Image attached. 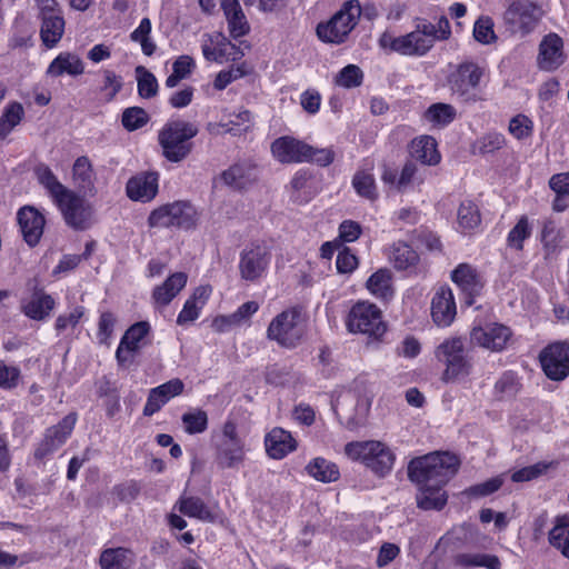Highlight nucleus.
Here are the masks:
<instances>
[{
	"label": "nucleus",
	"instance_id": "obj_1",
	"mask_svg": "<svg viewBox=\"0 0 569 569\" xmlns=\"http://www.w3.org/2000/svg\"><path fill=\"white\" fill-rule=\"evenodd\" d=\"M459 460L449 452H435L415 458L408 466V476L417 485L445 486L458 471Z\"/></svg>",
	"mask_w": 569,
	"mask_h": 569
},
{
	"label": "nucleus",
	"instance_id": "obj_2",
	"mask_svg": "<svg viewBox=\"0 0 569 569\" xmlns=\"http://www.w3.org/2000/svg\"><path fill=\"white\" fill-rule=\"evenodd\" d=\"M199 132L198 127L189 121L172 120L167 122L158 133L162 156L170 162H181L192 151L191 139Z\"/></svg>",
	"mask_w": 569,
	"mask_h": 569
},
{
	"label": "nucleus",
	"instance_id": "obj_3",
	"mask_svg": "<svg viewBox=\"0 0 569 569\" xmlns=\"http://www.w3.org/2000/svg\"><path fill=\"white\" fill-rule=\"evenodd\" d=\"M345 453L352 460L361 461L379 477L386 476L392 469L395 455L381 441H353L345 447Z\"/></svg>",
	"mask_w": 569,
	"mask_h": 569
},
{
	"label": "nucleus",
	"instance_id": "obj_4",
	"mask_svg": "<svg viewBox=\"0 0 569 569\" xmlns=\"http://www.w3.org/2000/svg\"><path fill=\"white\" fill-rule=\"evenodd\" d=\"M198 212L190 201L178 200L153 209L148 217L150 228L191 230L197 227Z\"/></svg>",
	"mask_w": 569,
	"mask_h": 569
},
{
	"label": "nucleus",
	"instance_id": "obj_5",
	"mask_svg": "<svg viewBox=\"0 0 569 569\" xmlns=\"http://www.w3.org/2000/svg\"><path fill=\"white\" fill-rule=\"evenodd\" d=\"M360 14L359 2L348 1L329 21L320 22L317 26V36L326 43H343L357 26Z\"/></svg>",
	"mask_w": 569,
	"mask_h": 569
},
{
	"label": "nucleus",
	"instance_id": "obj_6",
	"mask_svg": "<svg viewBox=\"0 0 569 569\" xmlns=\"http://www.w3.org/2000/svg\"><path fill=\"white\" fill-rule=\"evenodd\" d=\"M305 336V326L301 311L289 308L277 315L267 328V338L280 347L296 348Z\"/></svg>",
	"mask_w": 569,
	"mask_h": 569
},
{
	"label": "nucleus",
	"instance_id": "obj_7",
	"mask_svg": "<svg viewBox=\"0 0 569 569\" xmlns=\"http://www.w3.org/2000/svg\"><path fill=\"white\" fill-rule=\"evenodd\" d=\"M435 356L446 365L442 373V380L446 382L455 381L471 372L472 365L465 355V345L461 338L446 339L437 347Z\"/></svg>",
	"mask_w": 569,
	"mask_h": 569
},
{
	"label": "nucleus",
	"instance_id": "obj_8",
	"mask_svg": "<svg viewBox=\"0 0 569 569\" xmlns=\"http://www.w3.org/2000/svg\"><path fill=\"white\" fill-rule=\"evenodd\" d=\"M542 8L530 0H515L503 12L505 24L512 33H531L543 17Z\"/></svg>",
	"mask_w": 569,
	"mask_h": 569
},
{
	"label": "nucleus",
	"instance_id": "obj_9",
	"mask_svg": "<svg viewBox=\"0 0 569 569\" xmlns=\"http://www.w3.org/2000/svg\"><path fill=\"white\" fill-rule=\"evenodd\" d=\"M347 328L350 332H358L379 339L387 330L380 309L370 302H357L349 311Z\"/></svg>",
	"mask_w": 569,
	"mask_h": 569
},
{
	"label": "nucleus",
	"instance_id": "obj_10",
	"mask_svg": "<svg viewBox=\"0 0 569 569\" xmlns=\"http://www.w3.org/2000/svg\"><path fill=\"white\" fill-rule=\"evenodd\" d=\"M66 223L74 230H86L93 222L94 210L83 194L73 190L67 191L56 202Z\"/></svg>",
	"mask_w": 569,
	"mask_h": 569
},
{
	"label": "nucleus",
	"instance_id": "obj_11",
	"mask_svg": "<svg viewBox=\"0 0 569 569\" xmlns=\"http://www.w3.org/2000/svg\"><path fill=\"white\" fill-rule=\"evenodd\" d=\"M539 360L550 380H565L569 376V342L557 341L548 345L541 350Z\"/></svg>",
	"mask_w": 569,
	"mask_h": 569
},
{
	"label": "nucleus",
	"instance_id": "obj_12",
	"mask_svg": "<svg viewBox=\"0 0 569 569\" xmlns=\"http://www.w3.org/2000/svg\"><path fill=\"white\" fill-rule=\"evenodd\" d=\"M483 76L482 69L473 62H465L449 77L451 91L466 102L477 101L475 90Z\"/></svg>",
	"mask_w": 569,
	"mask_h": 569
},
{
	"label": "nucleus",
	"instance_id": "obj_13",
	"mask_svg": "<svg viewBox=\"0 0 569 569\" xmlns=\"http://www.w3.org/2000/svg\"><path fill=\"white\" fill-rule=\"evenodd\" d=\"M333 410L347 429L355 430L365 423L369 402L365 399H359L352 392H346L337 399Z\"/></svg>",
	"mask_w": 569,
	"mask_h": 569
},
{
	"label": "nucleus",
	"instance_id": "obj_14",
	"mask_svg": "<svg viewBox=\"0 0 569 569\" xmlns=\"http://www.w3.org/2000/svg\"><path fill=\"white\" fill-rule=\"evenodd\" d=\"M512 331L502 323H487L483 327H476L470 332L472 343L491 352L505 350L511 340Z\"/></svg>",
	"mask_w": 569,
	"mask_h": 569
},
{
	"label": "nucleus",
	"instance_id": "obj_15",
	"mask_svg": "<svg viewBox=\"0 0 569 569\" xmlns=\"http://www.w3.org/2000/svg\"><path fill=\"white\" fill-rule=\"evenodd\" d=\"M270 252L263 246L251 244L240 253L239 272L242 280L256 281L262 277L269 262Z\"/></svg>",
	"mask_w": 569,
	"mask_h": 569
},
{
	"label": "nucleus",
	"instance_id": "obj_16",
	"mask_svg": "<svg viewBox=\"0 0 569 569\" xmlns=\"http://www.w3.org/2000/svg\"><path fill=\"white\" fill-rule=\"evenodd\" d=\"M76 421L77 415L69 413L58 425L47 429L43 440L36 449V458L42 459L62 446L71 435Z\"/></svg>",
	"mask_w": 569,
	"mask_h": 569
},
{
	"label": "nucleus",
	"instance_id": "obj_17",
	"mask_svg": "<svg viewBox=\"0 0 569 569\" xmlns=\"http://www.w3.org/2000/svg\"><path fill=\"white\" fill-rule=\"evenodd\" d=\"M566 61L563 40L557 33L546 34L540 44L537 57V64L540 70L555 71Z\"/></svg>",
	"mask_w": 569,
	"mask_h": 569
},
{
	"label": "nucleus",
	"instance_id": "obj_18",
	"mask_svg": "<svg viewBox=\"0 0 569 569\" xmlns=\"http://www.w3.org/2000/svg\"><path fill=\"white\" fill-rule=\"evenodd\" d=\"M311 146L290 136H283L271 143V153L281 163L306 162Z\"/></svg>",
	"mask_w": 569,
	"mask_h": 569
},
{
	"label": "nucleus",
	"instance_id": "obj_19",
	"mask_svg": "<svg viewBox=\"0 0 569 569\" xmlns=\"http://www.w3.org/2000/svg\"><path fill=\"white\" fill-rule=\"evenodd\" d=\"M54 299L38 284L33 286L29 297L20 301L21 312L29 319L42 321L47 319L54 309Z\"/></svg>",
	"mask_w": 569,
	"mask_h": 569
},
{
	"label": "nucleus",
	"instance_id": "obj_20",
	"mask_svg": "<svg viewBox=\"0 0 569 569\" xmlns=\"http://www.w3.org/2000/svg\"><path fill=\"white\" fill-rule=\"evenodd\" d=\"M381 180L398 192H405L415 183L421 184L425 179L418 166L412 160H408L403 164L400 173H398L397 170L385 166Z\"/></svg>",
	"mask_w": 569,
	"mask_h": 569
},
{
	"label": "nucleus",
	"instance_id": "obj_21",
	"mask_svg": "<svg viewBox=\"0 0 569 569\" xmlns=\"http://www.w3.org/2000/svg\"><path fill=\"white\" fill-rule=\"evenodd\" d=\"M18 224L24 241L34 247L43 233L44 217L32 206H24L17 213Z\"/></svg>",
	"mask_w": 569,
	"mask_h": 569
},
{
	"label": "nucleus",
	"instance_id": "obj_22",
	"mask_svg": "<svg viewBox=\"0 0 569 569\" xmlns=\"http://www.w3.org/2000/svg\"><path fill=\"white\" fill-rule=\"evenodd\" d=\"M431 22L426 20L417 23L416 29L402 37L403 56H425L433 47V38H430Z\"/></svg>",
	"mask_w": 569,
	"mask_h": 569
},
{
	"label": "nucleus",
	"instance_id": "obj_23",
	"mask_svg": "<svg viewBox=\"0 0 569 569\" xmlns=\"http://www.w3.org/2000/svg\"><path fill=\"white\" fill-rule=\"evenodd\" d=\"M157 172H143L130 178L126 186L127 196L133 201L149 202L158 193Z\"/></svg>",
	"mask_w": 569,
	"mask_h": 569
},
{
	"label": "nucleus",
	"instance_id": "obj_24",
	"mask_svg": "<svg viewBox=\"0 0 569 569\" xmlns=\"http://www.w3.org/2000/svg\"><path fill=\"white\" fill-rule=\"evenodd\" d=\"M457 313L453 293L449 288H440L431 300V317L439 327H448Z\"/></svg>",
	"mask_w": 569,
	"mask_h": 569
},
{
	"label": "nucleus",
	"instance_id": "obj_25",
	"mask_svg": "<svg viewBox=\"0 0 569 569\" xmlns=\"http://www.w3.org/2000/svg\"><path fill=\"white\" fill-rule=\"evenodd\" d=\"M452 281L465 293V302L467 306H472L475 297L478 296L482 289V281L470 264H459L451 274Z\"/></svg>",
	"mask_w": 569,
	"mask_h": 569
},
{
	"label": "nucleus",
	"instance_id": "obj_26",
	"mask_svg": "<svg viewBox=\"0 0 569 569\" xmlns=\"http://www.w3.org/2000/svg\"><path fill=\"white\" fill-rule=\"evenodd\" d=\"M188 276L184 272H174L170 274L161 284L156 286L151 293V299L157 308L168 306L186 287Z\"/></svg>",
	"mask_w": 569,
	"mask_h": 569
},
{
	"label": "nucleus",
	"instance_id": "obj_27",
	"mask_svg": "<svg viewBox=\"0 0 569 569\" xmlns=\"http://www.w3.org/2000/svg\"><path fill=\"white\" fill-rule=\"evenodd\" d=\"M72 180L78 192L83 196L96 193V174L88 157H79L72 166Z\"/></svg>",
	"mask_w": 569,
	"mask_h": 569
},
{
	"label": "nucleus",
	"instance_id": "obj_28",
	"mask_svg": "<svg viewBox=\"0 0 569 569\" xmlns=\"http://www.w3.org/2000/svg\"><path fill=\"white\" fill-rule=\"evenodd\" d=\"M267 453L272 459H282L297 448V441L289 431L273 428L264 439Z\"/></svg>",
	"mask_w": 569,
	"mask_h": 569
},
{
	"label": "nucleus",
	"instance_id": "obj_29",
	"mask_svg": "<svg viewBox=\"0 0 569 569\" xmlns=\"http://www.w3.org/2000/svg\"><path fill=\"white\" fill-rule=\"evenodd\" d=\"M40 11L42 17V24L40 30L41 39L47 47L51 48L61 39L63 34L64 20L58 8Z\"/></svg>",
	"mask_w": 569,
	"mask_h": 569
},
{
	"label": "nucleus",
	"instance_id": "obj_30",
	"mask_svg": "<svg viewBox=\"0 0 569 569\" xmlns=\"http://www.w3.org/2000/svg\"><path fill=\"white\" fill-rule=\"evenodd\" d=\"M84 72V64L81 58L71 52H61L49 64L47 74L58 78L63 74L78 77Z\"/></svg>",
	"mask_w": 569,
	"mask_h": 569
},
{
	"label": "nucleus",
	"instance_id": "obj_31",
	"mask_svg": "<svg viewBox=\"0 0 569 569\" xmlns=\"http://www.w3.org/2000/svg\"><path fill=\"white\" fill-rule=\"evenodd\" d=\"M409 153L412 159L427 166H436L441 159L437 150V142L430 136H421L413 139L409 147Z\"/></svg>",
	"mask_w": 569,
	"mask_h": 569
},
{
	"label": "nucleus",
	"instance_id": "obj_32",
	"mask_svg": "<svg viewBox=\"0 0 569 569\" xmlns=\"http://www.w3.org/2000/svg\"><path fill=\"white\" fill-rule=\"evenodd\" d=\"M246 457L243 440L232 442H218L216 460L222 469L238 468Z\"/></svg>",
	"mask_w": 569,
	"mask_h": 569
},
{
	"label": "nucleus",
	"instance_id": "obj_33",
	"mask_svg": "<svg viewBox=\"0 0 569 569\" xmlns=\"http://www.w3.org/2000/svg\"><path fill=\"white\" fill-rule=\"evenodd\" d=\"M219 179L228 187L241 190L257 180L254 167L247 163H236L222 171Z\"/></svg>",
	"mask_w": 569,
	"mask_h": 569
},
{
	"label": "nucleus",
	"instance_id": "obj_34",
	"mask_svg": "<svg viewBox=\"0 0 569 569\" xmlns=\"http://www.w3.org/2000/svg\"><path fill=\"white\" fill-rule=\"evenodd\" d=\"M419 491L416 496L418 508L422 510H441L448 500L443 486L418 485Z\"/></svg>",
	"mask_w": 569,
	"mask_h": 569
},
{
	"label": "nucleus",
	"instance_id": "obj_35",
	"mask_svg": "<svg viewBox=\"0 0 569 569\" xmlns=\"http://www.w3.org/2000/svg\"><path fill=\"white\" fill-rule=\"evenodd\" d=\"M136 556L123 547L104 549L99 559L101 569H132Z\"/></svg>",
	"mask_w": 569,
	"mask_h": 569
},
{
	"label": "nucleus",
	"instance_id": "obj_36",
	"mask_svg": "<svg viewBox=\"0 0 569 569\" xmlns=\"http://www.w3.org/2000/svg\"><path fill=\"white\" fill-rule=\"evenodd\" d=\"M181 513L204 522H214L217 517L199 497L182 496L174 505Z\"/></svg>",
	"mask_w": 569,
	"mask_h": 569
},
{
	"label": "nucleus",
	"instance_id": "obj_37",
	"mask_svg": "<svg viewBox=\"0 0 569 569\" xmlns=\"http://www.w3.org/2000/svg\"><path fill=\"white\" fill-rule=\"evenodd\" d=\"M202 53L208 61L216 62H222L223 60L236 61L244 56L238 46L231 43L224 37H221V40L217 42L214 48L207 43L202 44Z\"/></svg>",
	"mask_w": 569,
	"mask_h": 569
},
{
	"label": "nucleus",
	"instance_id": "obj_38",
	"mask_svg": "<svg viewBox=\"0 0 569 569\" xmlns=\"http://www.w3.org/2000/svg\"><path fill=\"white\" fill-rule=\"evenodd\" d=\"M562 239V230L558 228L556 221L552 219H546L542 222L540 234L546 259H551L558 254Z\"/></svg>",
	"mask_w": 569,
	"mask_h": 569
},
{
	"label": "nucleus",
	"instance_id": "obj_39",
	"mask_svg": "<svg viewBox=\"0 0 569 569\" xmlns=\"http://www.w3.org/2000/svg\"><path fill=\"white\" fill-rule=\"evenodd\" d=\"M457 116L453 106L443 102L432 103L423 113V119L433 128H445L450 124Z\"/></svg>",
	"mask_w": 569,
	"mask_h": 569
},
{
	"label": "nucleus",
	"instance_id": "obj_40",
	"mask_svg": "<svg viewBox=\"0 0 569 569\" xmlns=\"http://www.w3.org/2000/svg\"><path fill=\"white\" fill-rule=\"evenodd\" d=\"M391 272L388 269H379L367 281L368 290L379 299L389 300L393 296Z\"/></svg>",
	"mask_w": 569,
	"mask_h": 569
},
{
	"label": "nucleus",
	"instance_id": "obj_41",
	"mask_svg": "<svg viewBox=\"0 0 569 569\" xmlns=\"http://www.w3.org/2000/svg\"><path fill=\"white\" fill-rule=\"evenodd\" d=\"M306 470L309 476L321 482H333L339 478L338 467L323 458H315L310 461Z\"/></svg>",
	"mask_w": 569,
	"mask_h": 569
},
{
	"label": "nucleus",
	"instance_id": "obj_42",
	"mask_svg": "<svg viewBox=\"0 0 569 569\" xmlns=\"http://www.w3.org/2000/svg\"><path fill=\"white\" fill-rule=\"evenodd\" d=\"M36 176L39 183L47 189L53 202L70 190L58 180L52 170L46 164H39L36 168Z\"/></svg>",
	"mask_w": 569,
	"mask_h": 569
},
{
	"label": "nucleus",
	"instance_id": "obj_43",
	"mask_svg": "<svg viewBox=\"0 0 569 569\" xmlns=\"http://www.w3.org/2000/svg\"><path fill=\"white\" fill-rule=\"evenodd\" d=\"M389 259L398 270H406L418 261L417 252L406 242L397 241L392 244Z\"/></svg>",
	"mask_w": 569,
	"mask_h": 569
},
{
	"label": "nucleus",
	"instance_id": "obj_44",
	"mask_svg": "<svg viewBox=\"0 0 569 569\" xmlns=\"http://www.w3.org/2000/svg\"><path fill=\"white\" fill-rule=\"evenodd\" d=\"M455 563L460 567H485L487 569H500L501 562L495 555L488 553H459L455 557Z\"/></svg>",
	"mask_w": 569,
	"mask_h": 569
},
{
	"label": "nucleus",
	"instance_id": "obj_45",
	"mask_svg": "<svg viewBox=\"0 0 569 569\" xmlns=\"http://www.w3.org/2000/svg\"><path fill=\"white\" fill-rule=\"evenodd\" d=\"M24 116V109L20 102H10L0 117V139H4Z\"/></svg>",
	"mask_w": 569,
	"mask_h": 569
},
{
	"label": "nucleus",
	"instance_id": "obj_46",
	"mask_svg": "<svg viewBox=\"0 0 569 569\" xmlns=\"http://www.w3.org/2000/svg\"><path fill=\"white\" fill-rule=\"evenodd\" d=\"M352 186L356 192L370 201L378 198L375 178L371 173L366 171H358L352 178Z\"/></svg>",
	"mask_w": 569,
	"mask_h": 569
},
{
	"label": "nucleus",
	"instance_id": "obj_47",
	"mask_svg": "<svg viewBox=\"0 0 569 569\" xmlns=\"http://www.w3.org/2000/svg\"><path fill=\"white\" fill-rule=\"evenodd\" d=\"M531 226L527 216H521L516 226L509 231L507 237L508 247L518 251L523 249V241L531 236Z\"/></svg>",
	"mask_w": 569,
	"mask_h": 569
},
{
	"label": "nucleus",
	"instance_id": "obj_48",
	"mask_svg": "<svg viewBox=\"0 0 569 569\" xmlns=\"http://www.w3.org/2000/svg\"><path fill=\"white\" fill-rule=\"evenodd\" d=\"M149 322H137L126 331L120 342L122 346H126L127 351H137L140 348V342L149 333Z\"/></svg>",
	"mask_w": 569,
	"mask_h": 569
},
{
	"label": "nucleus",
	"instance_id": "obj_49",
	"mask_svg": "<svg viewBox=\"0 0 569 569\" xmlns=\"http://www.w3.org/2000/svg\"><path fill=\"white\" fill-rule=\"evenodd\" d=\"M557 463L553 461L546 462L540 461L532 466L523 467L511 473V480L513 482H525L537 479L545 475L550 468H556Z\"/></svg>",
	"mask_w": 569,
	"mask_h": 569
},
{
	"label": "nucleus",
	"instance_id": "obj_50",
	"mask_svg": "<svg viewBox=\"0 0 569 569\" xmlns=\"http://www.w3.org/2000/svg\"><path fill=\"white\" fill-rule=\"evenodd\" d=\"M136 73L138 78L139 96L144 99L154 97L158 92V81L156 77L142 66L136 68Z\"/></svg>",
	"mask_w": 569,
	"mask_h": 569
},
{
	"label": "nucleus",
	"instance_id": "obj_51",
	"mask_svg": "<svg viewBox=\"0 0 569 569\" xmlns=\"http://www.w3.org/2000/svg\"><path fill=\"white\" fill-rule=\"evenodd\" d=\"M458 223L465 230H471L480 223V213L471 201H463L458 209Z\"/></svg>",
	"mask_w": 569,
	"mask_h": 569
},
{
	"label": "nucleus",
	"instance_id": "obj_52",
	"mask_svg": "<svg viewBox=\"0 0 569 569\" xmlns=\"http://www.w3.org/2000/svg\"><path fill=\"white\" fill-rule=\"evenodd\" d=\"M150 32L151 21L149 18H143L139 27L130 34L132 41L141 44V49L146 56H151L156 50V44L149 38Z\"/></svg>",
	"mask_w": 569,
	"mask_h": 569
},
{
	"label": "nucleus",
	"instance_id": "obj_53",
	"mask_svg": "<svg viewBox=\"0 0 569 569\" xmlns=\"http://www.w3.org/2000/svg\"><path fill=\"white\" fill-rule=\"evenodd\" d=\"M181 420L186 432L189 435L201 433L208 427V416L206 411L200 409L183 413Z\"/></svg>",
	"mask_w": 569,
	"mask_h": 569
},
{
	"label": "nucleus",
	"instance_id": "obj_54",
	"mask_svg": "<svg viewBox=\"0 0 569 569\" xmlns=\"http://www.w3.org/2000/svg\"><path fill=\"white\" fill-rule=\"evenodd\" d=\"M549 542L569 558V523H558L549 532Z\"/></svg>",
	"mask_w": 569,
	"mask_h": 569
},
{
	"label": "nucleus",
	"instance_id": "obj_55",
	"mask_svg": "<svg viewBox=\"0 0 569 569\" xmlns=\"http://www.w3.org/2000/svg\"><path fill=\"white\" fill-rule=\"evenodd\" d=\"M121 121L127 130L134 131L148 123L149 116L144 109L131 107L123 111Z\"/></svg>",
	"mask_w": 569,
	"mask_h": 569
},
{
	"label": "nucleus",
	"instance_id": "obj_56",
	"mask_svg": "<svg viewBox=\"0 0 569 569\" xmlns=\"http://www.w3.org/2000/svg\"><path fill=\"white\" fill-rule=\"evenodd\" d=\"M363 73L356 64H348L337 76L336 83L343 88L359 87L362 82Z\"/></svg>",
	"mask_w": 569,
	"mask_h": 569
},
{
	"label": "nucleus",
	"instance_id": "obj_57",
	"mask_svg": "<svg viewBox=\"0 0 569 569\" xmlns=\"http://www.w3.org/2000/svg\"><path fill=\"white\" fill-rule=\"evenodd\" d=\"M503 480L501 477L491 478L482 483L467 488L462 493L469 498L487 497L501 488Z\"/></svg>",
	"mask_w": 569,
	"mask_h": 569
},
{
	"label": "nucleus",
	"instance_id": "obj_58",
	"mask_svg": "<svg viewBox=\"0 0 569 569\" xmlns=\"http://www.w3.org/2000/svg\"><path fill=\"white\" fill-rule=\"evenodd\" d=\"M229 33L232 38L237 39L239 37L246 36L249 30V23L242 10H238V12H232L227 16Z\"/></svg>",
	"mask_w": 569,
	"mask_h": 569
},
{
	"label": "nucleus",
	"instance_id": "obj_59",
	"mask_svg": "<svg viewBox=\"0 0 569 569\" xmlns=\"http://www.w3.org/2000/svg\"><path fill=\"white\" fill-rule=\"evenodd\" d=\"M509 132L518 140L528 138L532 133V121L525 114H517L509 122Z\"/></svg>",
	"mask_w": 569,
	"mask_h": 569
},
{
	"label": "nucleus",
	"instance_id": "obj_60",
	"mask_svg": "<svg viewBox=\"0 0 569 569\" xmlns=\"http://www.w3.org/2000/svg\"><path fill=\"white\" fill-rule=\"evenodd\" d=\"M518 380L512 371H507L497 380L495 391L500 397H512L518 391Z\"/></svg>",
	"mask_w": 569,
	"mask_h": 569
},
{
	"label": "nucleus",
	"instance_id": "obj_61",
	"mask_svg": "<svg viewBox=\"0 0 569 569\" xmlns=\"http://www.w3.org/2000/svg\"><path fill=\"white\" fill-rule=\"evenodd\" d=\"M116 322H117V319L112 312L104 311L101 313L99 322H98V339H99L100 343H103V345L109 343V339L112 336Z\"/></svg>",
	"mask_w": 569,
	"mask_h": 569
},
{
	"label": "nucleus",
	"instance_id": "obj_62",
	"mask_svg": "<svg viewBox=\"0 0 569 569\" xmlns=\"http://www.w3.org/2000/svg\"><path fill=\"white\" fill-rule=\"evenodd\" d=\"M479 151L481 153H492L497 150H500L505 143L506 139L502 133L498 132H489L483 136L479 141Z\"/></svg>",
	"mask_w": 569,
	"mask_h": 569
},
{
	"label": "nucleus",
	"instance_id": "obj_63",
	"mask_svg": "<svg viewBox=\"0 0 569 569\" xmlns=\"http://www.w3.org/2000/svg\"><path fill=\"white\" fill-rule=\"evenodd\" d=\"M20 378V369L6 365L0 360V387L3 389H13L17 387Z\"/></svg>",
	"mask_w": 569,
	"mask_h": 569
},
{
	"label": "nucleus",
	"instance_id": "obj_64",
	"mask_svg": "<svg viewBox=\"0 0 569 569\" xmlns=\"http://www.w3.org/2000/svg\"><path fill=\"white\" fill-rule=\"evenodd\" d=\"M140 486L136 481H129L126 483H121L113 488V493L117 498L122 502H131L139 496Z\"/></svg>",
	"mask_w": 569,
	"mask_h": 569
}]
</instances>
